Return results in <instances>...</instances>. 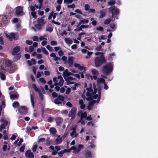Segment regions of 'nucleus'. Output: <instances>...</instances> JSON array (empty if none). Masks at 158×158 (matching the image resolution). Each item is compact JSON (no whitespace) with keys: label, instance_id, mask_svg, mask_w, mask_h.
Masks as SVG:
<instances>
[{"label":"nucleus","instance_id":"1","mask_svg":"<svg viewBox=\"0 0 158 158\" xmlns=\"http://www.w3.org/2000/svg\"><path fill=\"white\" fill-rule=\"evenodd\" d=\"M113 66L111 63L106 64L103 66L101 72L106 75H109L113 70Z\"/></svg>","mask_w":158,"mask_h":158},{"label":"nucleus","instance_id":"2","mask_svg":"<svg viewBox=\"0 0 158 158\" xmlns=\"http://www.w3.org/2000/svg\"><path fill=\"white\" fill-rule=\"evenodd\" d=\"M106 60L103 55L96 57L94 60L95 66L96 67H99L102 64L106 62Z\"/></svg>","mask_w":158,"mask_h":158},{"label":"nucleus","instance_id":"3","mask_svg":"<svg viewBox=\"0 0 158 158\" xmlns=\"http://www.w3.org/2000/svg\"><path fill=\"white\" fill-rule=\"evenodd\" d=\"M108 11L109 13L111 14L110 17L115 19H118V16H117L119 12V10L118 8L115 6L110 7L109 8Z\"/></svg>","mask_w":158,"mask_h":158},{"label":"nucleus","instance_id":"4","mask_svg":"<svg viewBox=\"0 0 158 158\" xmlns=\"http://www.w3.org/2000/svg\"><path fill=\"white\" fill-rule=\"evenodd\" d=\"M52 96L53 98H56L54 101V103L57 105H59L61 104L62 105V102H64V97L61 95H59L58 96L57 93L55 92H53L52 93Z\"/></svg>","mask_w":158,"mask_h":158},{"label":"nucleus","instance_id":"5","mask_svg":"<svg viewBox=\"0 0 158 158\" xmlns=\"http://www.w3.org/2000/svg\"><path fill=\"white\" fill-rule=\"evenodd\" d=\"M77 110V108L73 106L72 107L71 110L69 111L68 116L69 117H71L70 119L71 121H72L75 118Z\"/></svg>","mask_w":158,"mask_h":158},{"label":"nucleus","instance_id":"6","mask_svg":"<svg viewBox=\"0 0 158 158\" xmlns=\"http://www.w3.org/2000/svg\"><path fill=\"white\" fill-rule=\"evenodd\" d=\"M23 8L22 6H18L16 8L15 14L17 16H22L23 15Z\"/></svg>","mask_w":158,"mask_h":158},{"label":"nucleus","instance_id":"7","mask_svg":"<svg viewBox=\"0 0 158 158\" xmlns=\"http://www.w3.org/2000/svg\"><path fill=\"white\" fill-rule=\"evenodd\" d=\"M26 157L28 158H34V156L33 153L31 152L30 150H28L25 153Z\"/></svg>","mask_w":158,"mask_h":158},{"label":"nucleus","instance_id":"8","mask_svg":"<svg viewBox=\"0 0 158 158\" xmlns=\"http://www.w3.org/2000/svg\"><path fill=\"white\" fill-rule=\"evenodd\" d=\"M63 118L61 117H57L55 119L56 125L57 126H60L63 122Z\"/></svg>","mask_w":158,"mask_h":158},{"label":"nucleus","instance_id":"9","mask_svg":"<svg viewBox=\"0 0 158 158\" xmlns=\"http://www.w3.org/2000/svg\"><path fill=\"white\" fill-rule=\"evenodd\" d=\"M20 50V47L19 46H16L15 47L13 50L12 52V54L13 56H15L18 53Z\"/></svg>","mask_w":158,"mask_h":158},{"label":"nucleus","instance_id":"10","mask_svg":"<svg viewBox=\"0 0 158 158\" xmlns=\"http://www.w3.org/2000/svg\"><path fill=\"white\" fill-rule=\"evenodd\" d=\"M66 152H70L69 150L68 149H64L63 150L59 152L58 153V157H61L63 156V155Z\"/></svg>","mask_w":158,"mask_h":158},{"label":"nucleus","instance_id":"11","mask_svg":"<svg viewBox=\"0 0 158 158\" xmlns=\"http://www.w3.org/2000/svg\"><path fill=\"white\" fill-rule=\"evenodd\" d=\"M49 148L51 149L52 152L51 155L52 156H55L58 154V151L56 150V149L55 148V147L52 145H51L49 147Z\"/></svg>","mask_w":158,"mask_h":158},{"label":"nucleus","instance_id":"12","mask_svg":"<svg viewBox=\"0 0 158 158\" xmlns=\"http://www.w3.org/2000/svg\"><path fill=\"white\" fill-rule=\"evenodd\" d=\"M69 150L70 151V152L72 150H73V153H74L75 154H78L79 152H80L79 151V150H78L77 148L76 147L74 146H73L71 148L69 149Z\"/></svg>","mask_w":158,"mask_h":158},{"label":"nucleus","instance_id":"13","mask_svg":"<svg viewBox=\"0 0 158 158\" xmlns=\"http://www.w3.org/2000/svg\"><path fill=\"white\" fill-rule=\"evenodd\" d=\"M69 150L70 151V152L72 150H73V153H74L75 154H78L79 152H80L79 151V150H78L77 148L76 147L74 146H73L71 148L69 149Z\"/></svg>","mask_w":158,"mask_h":158},{"label":"nucleus","instance_id":"14","mask_svg":"<svg viewBox=\"0 0 158 158\" xmlns=\"http://www.w3.org/2000/svg\"><path fill=\"white\" fill-rule=\"evenodd\" d=\"M63 76L64 77H68L70 75H73V74L70 72H68V69H66L63 73Z\"/></svg>","mask_w":158,"mask_h":158},{"label":"nucleus","instance_id":"15","mask_svg":"<svg viewBox=\"0 0 158 158\" xmlns=\"http://www.w3.org/2000/svg\"><path fill=\"white\" fill-rule=\"evenodd\" d=\"M23 110H24L26 111L27 110V107L25 106H21L19 109V112L23 114H25V113L23 112Z\"/></svg>","mask_w":158,"mask_h":158},{"label":"nucleus","instance_id":"16","mask_svg":"<svg viewBox=\"0 0 158 158\" xmlns=\"http://www.w3.org/2000/svg\"><path fill=\"white\" fill-rule=\"evenodd\" d=\"M73 58L72 56H69L68 58V63L69 64V66L72 67L73 63Z\"/></svg>","mask_w":158,"mask_h":158},{"label":"nucleus","instance_id":"17","mask_svg":"<svg viewBox=\"0 0 158 158\" xmlns=\"http://www.w3.org/2000/svg\"><path fill=\"white\" fill-rule=\"evenodd\" d=\"M77 134L76 133V130L75 128H74L73 131L70 133V135L73 138L74 137H77Z\"/></svg>","mask_w":158,"mask_h":158},{"label":"nucleus","instance_id":"18","mask_svg":"<svg viewBox=\"0 0 158 158\" xmlns=\"http://www.w3.org/2000/svg\"><path fill=\"white\" fill-rule=\"evenodd\" d=\"M89 20L87 19L81 20L80 21V22L79 23L78 25H77V26H78L81 24H84L87 23H89Z\"/></svg>","mask_w":158,"mask_h":158},{"label":"nucleus","instance_id":"19","mask_svg":"<svg viewBox=\"0 0 158 158\" xmlns=\"http://www.w3.org/2000/svg\"><path fill=\"white\" fill-rule=\"evenodd\" d=\"M86 94V96L88 97L86 98V99L88 101L91 100L93 98H92V94L90 92H87Z\"/></svg>","mask_w":158,"mask_h":158},{"label":"nucleus","instance_id":"20","mask_svg":"<svg viewBox=\"0 0 158 158\" xmlns=\"http://www.w3.org/2000/svg\"><path fill=\"white\" fill-rule=\"evenodd\" d=\"M15 55L16 56H14L13 58V60L15 61L19 60L21 56L20 53L17 54Z\"/></svg>","mask_w":158,"mask_h":158},{"label":"nucleus","instance_id":"21","mask_svg":"<svg viewBox=\"0 0 158 158\" xmlns=\"http://www.w3.org/2000/svg\"><path fill=\"white\" fill-rule=\"evenodd\" d=\"M49 131L51 134L54 135L56 133L57 131L55 128L52 127L50 129Z\"/></svg>","mask_w":158,"mask_h":158},{"label":"nucleus","instance_id":"22","mask_svg":"<svg viewBox=\"0 0 158 158\" xmlns=\"http://www.w3.org/2000/svg\"><path fill=\"white\" fill-rule=\"evenodd\" d=\"M5 65L7 67H11L12 65V62L10 60H7L5 61Z\"/></svg>","mask_w":158,"mask_h":158},{"label":"nucleus","instance_id":"23","mask_svg":"<svg viewBox=\"0 0 158 158\" xmlns=\"http://www.w3.org/2000/svg\"><path fill=\"white\" fill-rule=\"evenodd\" d=\"M64 41L65 43L68 44H71L73 43V41L69 38H65Z\"/></svg>","mask_w":158,"mask_h":158},{"label":"nucleus","instance_id":"24","mask_svg":"<svg viewBox=\"0 0 158 158\" xmlns=\"http://www.w3.org/2000/svg\"><path fill=\"white\" fill-rule=\"evenodd\" d=\"M19 97V95L18 94L17 95L16 94H12L10 95V98L11 99H17Z\"/></svg>","mask_w":158,"mask_h":158},{"label":"nucleus","instance_id":"25","mask_svg":"<svg viewBox=\"0 0 158 158\" xmlns=\"http://www.w3.org/2000/svg\"><path fill=\"white\" fill-rule=\"evenodd\" d=\"M62 142V139L61 138H58L56 139L55 140V144H59L60 143Z\"/></svg>","mask_w":158,"mask_h":158},{"label":"nucleus","instance_id":"26","mask_svg":"<svg viewBox=\"0 0 158 158\" xmlns=\"http://www.w3.org/2000/svg\"><path fill=\"white\" fill-rule=\"evenodd\" d=\"M87 115V113L86 111H84L83 113H82L80 117V120H81L83 118H85L86 117V116Z\"/></svg>","mask_w":158,"mask_h":158},{"label":"nucleus","instance_id":"27","mask_svg":"<svg viewBox=\"0 0 158 158\" xmlns=\"http://www.w3.org/2000/svg\"><path fill=\"white\" fill-rule=\"evenodd\" d=\"M12 106L14 108H18L19 106V104L18 102L15 101L13 103Z\"/></svg>","mask_w":158,"mask_h":158},{"label":"nucleus","instance_id":"28","mask_svg":"<svg viewBox=\"0 0 158 158\" xmlns=\"http://www.w3.org/2000/svg\"><path fill=\"white\" fill-rule=\"evenodd\" d=\"M64 79L65 81H67V83L69 82V81L71 80H75V79L74 78H73V77H64Z\"/></svg>","mask_w":158,"mask_h":158},{"label":"nucleus","instance_id":"29","mask_svg":"<svg viewBox=\"0 0 158 158\" xmlns=\"http://www.w3.org/2000/svg\"><path fill=\"white\" fill-rule=\"evenodd\" d=\"M37 22L38 23V24H41L42 23V25H43V26L44 25V20L42 18L40 19L39 18L37 20Z\"/></svg>","mask_w":158,"mask_h":158},{"label":"nucleus","instance_id":"30","mask_svg":"<svg viewBox=\"0 0 158 158\" xmlns=\"http://www.w3.org/2000/svg\"><path fill=\"white\" fill-rule=\"evenodd\" d=\"M100 15L99 16V18L100 19L103 18L106 15L105 13L102 10L100 11Z\"/></svg>","mask_w":158,"mask_h":158},{"label":"nucleus","instance_id":"31","mask_svg":"<svg viewBox=\"0 0 158 158\" xmlns=\"http://www.w3.org/2000/svg\"><path fill=\"white\" fill-rule=\"evenodd\" d=\"M31 105L33 108L35 106V102L34 101V97L32 94H31Z\"/></svg>","mask_w":158,"mask_h":158},{"label":"nucleus","instance_id":"32","mask_svg":"<svg viewBox=\"0 0 158 158\" xmlns=\"http://www.w3.org/2000/svg\"><path fill=\"white\" fill-rule=\"evenodd\" d=\"M91 72L93 75L96 76L98 75L99 74L98 71L96 69H92Z\"/></svg>","mask_w":158,"mask_h":158},{"label":"nucleus","instance_id":"33","mask_svg":"<svg viewBox=\"0 0 158 158\" xmlns=\"http://www.w3.org/2000/svg\"><path fill=\"white\" fill-rule=\"evenodd\" d=\"M111 21V19L109 18L105 19L104 21V23L106 25L109 24Z\"/></svg>","mask_w":158,"mask_h":158},{"label":"nucleus","instance_id":"34","mask_svg":"<svg viewBox=\"0 0 158 158\" xmlns=\"http://www.w3.org/2000/svg\"><path fill=\"white\" fill-rule=\"evenodd\" d=\"M98 93V97L97 100V103H98L99 102L100 99H101V89H99Z\"/></svg>","mask_w":158,"mask_h":158},{"label":"nucleus","instance_id":"35","mask_svg":"<svg viewBox=\"0 0 158 158\" xmlns=\"http://www.w3.org/2000/svg\"><path fill=\"white\" fill-rule=\"evenodd\" d=\"M74 11L76 13H77L82 15H83V16H86V15H85L82 14V11H81V10H80L79 9H77L75 10Z\"/></svg>","mask_w":158,"mask_h":158},{"label":"nucleus","instance_id":"36","mask_svg":"<svg viewBox=\"0 0 158 158\" xmlns=\"http://www.w3.org/2000/svg\"><path fill=\"white\" fill-rule=\"evenodd\" d=\"M43 25L40 24H37L35 25V27L38 30H40L42 29V26Z\"/></svg>","mask_w":158,"mask_h":158},{"label":"nucleus","instance_id":"37","mask_svg":"<svg viewBox=\"0 0 158 158\" xmlns=\"http://www.w3.org/2000/svg\"><path fill=\"white\" fill-rule=\"evenodd\" d=\"M97 82L98 83H103L104 84L105 82V81L103 78H100L97 80Z\"/></svg>","mask_w":158,"mask_h":158},{"label":"nucleus","instance_id":"38","mask_svg":"<svg viewBox=\"0 0 158 158\" xmlns=\"http://www.w3.org/2000/svg\"><path fill=\"white\" fill-rule=\"evenodd\" d=\"M10 35L11 37V38H13L15 40H18V36L16 37L15 34L13 33H11L10 34Z\"/></svg>","mask_w":158,"mask_h":158},{"label":"nucleus","instance_id":"39","mask_svg":"<svg viewBox=\"0 0 158 158\" xmlns=\"http://www.w3.org/2000/svg\"><path fill=\"white\" fill-rule=\"evenodd\" d=\"M42 52L43 53L45 54L46 55H48L49 54L48 52L46 50L45 48H42Z\"/></svg>","mask_w":158,"mask_h":158},{"label":"nucleus","instance_id":"40","mask_svg":"<svg viewBox=\"0 0 158 158\" xmlns=\"http://www.w3.org/2000/svg\"><path fill=\"white\" fill-rule=\"evenodd\" d=\"M97 100H93L89 102V106H91L93 105L94 104H95L96 102H97Z\"/></svg>","mask_w":158,"mask_h":158},{"label":"nucleus","instance_id":"41","mask_svg":"<svg viewBox=\"0 0 158 158\" xmlns=\"http://www.w3.org/2000/svg\"><path fill=\"white\" fill-rule=\"evenodd\" d=\"M91 152L89 151H88L85 154V156L86 157H90L91 156Z\"/></svg>","mask_w":158,"mask_h":158},{"label":"nucleus","instance_id":"42","mask_svg":"<svg viewBox=\"0 0 158 158\" xmlns=\"http://www.w3.org/2000/svg\"><path fill=\"white\" fill-rule=\"evenodd\" d=\"M7 126V124H2L0 126V131L1 132L2 131V129H4L5 128V127Z\"/></svg>","mask_w":158,"mask_h":158},{"label":"nucleus","instance_id":"43","mask_svg":"<svg viewBox=\"0 0 158 158\" xmlns=\"http://www.w3.org/2000/svg\"><path fill=\"white\" fill-rule=\"evenodd\" d=\"M84 7L85 10V11H88L90 9V6L89 4H86L85 5Z\"/></svg>","mask_w":158,"mask_h":158},{"label":"nucleus","instance_id":"44","mask_svg":"<svg viewBox=\"0 0 158 158\" xmlns=\"http://www.w3.org/2000/svg\"><path fill=\"white\" fill-rule=\"evenodd\" d=\"M53 28L50 27H47L46 31H49L50 32H51L53 31Z\"/></svg>","mask_w":158,"mask_h":158},{"label":"nucleus","instance_id":"45","mask_svg":"<svg viewBox=\"0 0 158 158\" xmlns=\"http://www.w3.org/2000/svg\"><path fill=\"white\" fill-rule=\"evenodd\" d=\"M64 82V81L63 79V78H62V79H60L59 82L58 83V85L60 86H62Z\"/></svg>","mask_w":158,"mask_h":158},{"label":"nucleus","instance_id":"46","mask_svg":"<svg viewBox=\"0 0 158 158\" xmlns=\"http://www.w3.org/2000/svg\"><path fill=\"white\" fill-rule=\"evenodd\" d=\"M0 78L2 80H4L6 79V77L5 74L2 73L0 76Z\"/></svg>","mask_w":158,"mask_h":158},{"label":"nucleus","instance_id":"47","mask_svg":"<svg viewBox=\"0 0 158 158\" xmlns=\"http://www.w3.org/2000/svg\"><path fill=\"white\" fill-rule=\"evenodd\" d=\"M40 81L44 84H45L46 83V81L45 80L44 78L43 77H41L39 79Z\"/></svg>","mask_w":158,"mask_h":158},{"label":"nucleus","instance_id":"48","mask_svg":"<svg viewBox=\"0 0 158 158\" xmlns=\"http://www.w3.org/2000/svg\"><path fill=\"white\" fill-rule=\"evenodd\" d=\"M84 147V146L83 144H79L77 148L78 150H79V151H80L81 149L83 148Z\"/></svg>","mask_w":158,"mask_h":158},{"label":"nucleus","instance_id":"49","mask_svg":"<svg viewBox=\"0 0 158 158\" xmlns=\"http://www.w3.org/2000/svg\"><path fill=\"white\" fill-rule=\"evenodd\" d=\"M96 30L97 31H101L103 32V28L102 27L99 26L97 27Z\"/></svg>","mask_w":158,"mask_h":158},{"label":"nucleus","instance_id":"50","mask_svg":"<svg viewBox=\"0 0 158 158\" xmlns=\"http://www.w3.org/2000/svg\"><path fill=\"white\" fill-rule=\"evenodd\" d=\"M115 1L114 0H110V2H108V4L109 5L112 6L115 4Z\"/></svg>","mask_w":158,"mask_h":158},{"label":"nucleus","instance_id":"51","mask_svg":"<svg viewBox=\"0 0 158 158\" xmlns=\"http://www.w3.org/2000/svg\"><path fill=\"white\" fill-rule=\"evenodd\" d=\"M25 148V145L22 146L19 148V151L21 152H23Z\"/></svg>","mask_w":158,"mask_h":158},{"label":"nucleus","instance_id":"52","mask_svg":"<svg viewBox=\"0 0 158 158\" xmlns=\"http://www.w3.org/2000/svg\"><path fill=\"white\" fill-rule=\"evenodd\" d=\"M67 7L69 8H74L75 7V5L73 3L72 5H68Z\"/></svg>","mask_w":158,"mask_h":158},{"label":"nucleus","instance_id":"53","mask_svg":"<svg viewBox=\"0 0 158 158\" xmlns=\"http://www.w3.org/2000/svg\"><path fill=\"white\" fill-rule=\"evenodd\" d=\"M88 13H92L94 14L95 13V10L94 9L91 8L89 9V10Z\"/></svg>","mask_w":158,"mask_h":158},{"label":"nucleus","instance_id":"54","mask_svg":"<svg viewBox=\"0 0 158 158\" xmlns=\"http://www.w3.org/2000/svg\"><path fill=\"white\" fill-rule=\"evenodd\" d=\"M31 15L35 18H36L37 17V16L36 15V13L35 11H32L31 12Z\"/></svg>","mask_w":158,"mask_h":158},{"label":"nucleus","instance_id":"55","mask_svg":"<svg viewBox=\"0 0 158 158\" xmlns=\"http://www.w3.org/2000/svg\"><path fill=\"white\" fill-rule=\"evenodd\" d=\"M34 89L35 92H38L39 94H42V93H41V91L37 87L35 88Z\"/></svg>","mask_w":158,"mask_h":158},{"label":"nucleus","instance_id":"56","mask_svg":"<svg viewBox=\"0 0 158 158\" xmlns=\"http://www.w3.org/2000/svg\"><path fill=\"white\" fill-rule=\"evenodd\" d=\"M50 44L52 45H57V43L56 41L52 40L51 41Z\"/></svg>","mask_w":158,"mask_h":158},{"label":"nucleus","instance_id":"57","mask_svg":"<svg viewBox=\"0 0 158 158\" xmlns=\"http://www.w3.org/2000/svg\"><path fill=\"white\" fill-rule=\"evenodd\" d=\"M37 145H35L33 146V147L32 148V150L34 152H35L37 149Z\"/></svg>","mask_w":158,"mask_h":158},{"label":"nucleus","instance_id":"58","mask_svg":"<svg viewBox=\"0 0 158 158\" xmlns=\"http://www.w3.org/2000/svg\"><path fill=\"white\" fill-rule=\"evenodd\" d=\"M80 31H83V30L82 29L81 26L80 27H78L77 28L75 29L74 30V31H77V32Z\"/></svg>","mask_w":158,"mask_h":158},{"label":"nucleus","instance_id":"59","mask_svg":"<svg viewBox=\"0 0 158 158\" xmlns=\"http://www.w3.org/2000/svg\"><path fill=\"white\" fill-rule=\"evenodd\" d=\"M71 89L70 88H68L66 89V91L65 92V94H69L71 92Z\"/></svg>","mask_w":158,"mask_h":158},{"label":"nucleus","instance_id":"60","mask_svg":"<svg viewBox=\"0 0 158 158\" xmlns=\"http://www.w3.org/2000/svg\"><path fill=\"white\" fill-rule=\"evenodd\" d=\"M86 120H87L88 121H91L92 120V118L91 117V115H90L89 116H86V117L85 118Z\"/></svg>","mask_w":158,"mask_h":158},{"label":"nucleus","instance_id":"61","mask_svg":"<svg viewBox=\"0 0 158 158\" xmlns=\"http://www.w3.org/2000/svg\"><path fill=\"white\" fill-rule=\"evenodd\" d=\"M68 111L66 110H64L62 111L61 113L64 114L65 115H67L68 114Z\"/></svg>","mask_w":158,"mask_h":158},{"label":"nucleus","instance_id":"62","mask_svg":"<svg viewBox=\"0 0 158 158\" xmlns=\"http://www.w3.org/2000/svg\"><path fill=\"white\" fill-rule=\"evenodd\" d=\"M26 43L29 45L31 44L32 43V41L29 40H27L26 41Z\"/></svg>","mask_w":158,"mask_h":158},{"label":"nucleus","instance_id":"63","mask_svg":"<svg viewBox=\"0 0 158 158\" xmlns=\"http://www.w3.org/2000/svg\"><path fill=\"white\" fill-rule=\"evenodd\" d=\"M45 141V139L44 138H40L38 140V142L39 143H40L41 142H44Z\"/></svg>","mask_w":158,"mask_h":158},{"label":"nucleus","instance_id":"64","mask_svg":"<svg viewBox=\"0 0 158 158\" xmlns=\"http://www.w3.org/2000/svg\"><path fill=\"white\" fill-rule=\"evenodd\" d=\"M82 111L81 110H79L77 113V115L78 116H81L82 114Z\"/></svg>","mask_w":158,"mask_h":158}]
</instances>
